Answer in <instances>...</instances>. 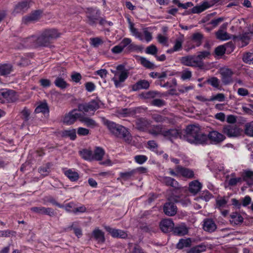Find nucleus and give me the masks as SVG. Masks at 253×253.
I'll return each mask as SVG.
<instances>
[{
    "instance_id": "nucleus-37",
    "label": "nucleus",
    "mask_w": 253,
    "mask_h": 253,
    "mask_svg": "<svg viewBox=\"0 0 253 253\" xmlns=\"http://www.w3.org/2000/svg\"><path fill=\"white\" fill-rule=\"evenodd\" d=\"M64 174L72 181H76L79 178L78 173L70 169L66 170Z\"/></svg>"
},
{
    "instance_id": "nucleus-38",
    "label": "nucleus",
    "mask_w": 253,
    "mask_h": 253,
    "mask_svg": "<svg viewBox=\"0 0 253 253\" xmlns=\"http://www.w3.org/2000/svg\"><path fill=\"white\" fill-rule=\"evenodd\" d=\"M192 241L190 238L181 239L176 245L178 249H182L183 248L189 247L191 245Z\"/></svg>"
},
{
    "instance_id": "nucleus-26",
    "label": "nucleus",
    "mask_w": 253,
    "mask_h": 253,
    "mask_svg": "<svg viewBox=\"0 0 253 253\" xmlns=\"http://www.w3.org/2000/svg\"><path fill=\"white\" fill-rule=\"evenodd\" d=\"M150 86L149 83L146 80H140L138 81L132 86V89L133 91H137L142 89H147Z\"/></svg>"
},
{
    "instance_id": "nucleus-61",
    "label": "nucleus",
    "mask_w": 253,
    "mask_h": 253,
    "mask_svg": "<svg viewBox=\"0 0 253 253\" xmlns=\"http://www.w3.org/2000/svg\"><path fill=\"white\" fill-rule=\"evenodd\" d=\"M165 130L163 129L162 126L158 125L154 126L151 130V133L154 135L162 134Z\"/></svg>"
},
{
    "instance_id": "nucleus-42",
    "label": "nucleus",
    "mask_w": 253,
    "mask_h": 253,
    "mask_svg": "<svg viewBox=\"0 0 253 253\" xmlns=\"http://www.w3.org/2000/svg\"><path fill=\"white\" fill-rule=\"evenodd\" d=\"M104 151L100 147H97L93 154V160L97 161H100L102 159L103 156L104 155Z\"/></svg>"
},
{
    "instance_id": "nucleus-62",
    "label": "nucleus",
    "mask_w": 253,
    "mask_h": 253,
    "mask_svg": "<svg viewBox=\"0 0 253 253\" xmlns=\"http://www.w3.org/2000/svg\"><path fill=\"white\" fill-rule=\"evenodd\" d=\"M243 61L245 63H253V53L248 52L244 54L243 56Z\"/></svg>"
},
{
    "instance_id": "nucleus-55",
    "label": "nucleus",
    "mask_w": 253,
    "mask_h": 253,
    "mask_svg": "<svg viewBox=\"0 0 253 253\" xmlns=\"http://www.w3.org/2000/svg\"><path fill=\"white\" fill-rule=\"evenodd\" d=\"M225 96L223 93H219L215 95H213L209 99V101H213L217 100L219 102H222L225 100Z\"/></svg>"
},
{
    "instance_id": "nucleus-4",
    "label": "nucleus",
    "mask_w": 253,
    "mask_h": 253,
    "mask_svg": "<svg viewBox=\"0 0 253 253\" xmlns=\"http://www.w3.org/2000/svg\"><path fill=\"white\" fill-rule=\"evenodd\" d=\"M17 99V96L14 90L6 88L0 90V102H13Z\"/></svg>"
},
{
    "instance_id": "nucleus-30",
    "label": "nucleus",
    "mask_w": 253,
    "mask_h": 253,
    "mask_svg": "<svg viewBox=\"0 0 253 253\" xmlns=\"http://www.w3.org/2000/svg\"><path fill=\"white\" fill-rule=\"evenodd\" d=\"M43 33V36L46 37L51 42L60 36V34L56 29H54L46 30Z\"/></svg>"
},
{
    "instance_id": "nucleus-53",
    "label": "nucleus",
    "mask_w": 253,
    "mask_h": 253,
    "mask_svg": "<svg viewBox=\"0 0 253 253\" xmlns=\"http://www.w3.org/2000/svg\"><path fill=\"white\" fill-rule=\"evenodd\" d=\"M78 225V223L76 222L72 223V225L69 227L71 229H73L75 234L78 238H80L82 236V231L81 229L77 228L76 226Z\"/></svg>"
},
{
    "instance_id": "nucleus-1",
    "label": "nucleus",
    "mask_w": 253,
    "mask_h": 253,
    "mask_svg": "<svg viewBox=\"0 0 253 253\" xmlns=\"http://www.w3.org/2000/svg\"><path fill=\"white\" fill-rule=\"evenodd\" d=\"M184 139L191 144H208L207 135L201 132L200 126L197 125H190L186 127Z\"/></svg>"
},
{
    "instance_id": "nucleus-17",
    "label": "nucleus",
    "mask_w": 253,
    "mask_h": 253,
    "mask_svg": "<svg viewBox=\"0 0 253 253\" xmlns=\"http://www.w3.org/2000/svg\"><path fill=\"white\" fill-rule=\"evenodd\" d=\"M31 210L33 212H36L39 214H44L49 215L50 216H53L55 215L53 210L49 208H44L43 207H33L31 209Z\"/></svg>"
},
{
    "instance_id": "nucleus-32",
    "label": "nucleus",
    "mask_w": 253,
    "mask_h": 253,
    "mask_svg": "<svg viewBox=\"0 0 253 253\" xmlns=\"http://www.w3.org/2000/svg\"><path fill=\"white\" fill-rule=\"evenodd\" d=\"M180 135V132L177 129H170L169 130H165L163 132V136L169 139L176 138Z\"/></svg>"
},
{
    "instance_id": "nucleus-43",
    "label": "nucleus",
    "mask_w": 253,
    "mask_h": 253,
    "mask_svg": "<svg viewBox=\"0 0 253 253\" xmlns=\"http://www.w3.org/2000/svg\"><path fill=\"white\" fill-rule=\"evenodd\" d=\"M136 173V170H132L130 171H127L125 172H121L120 173V177L118 178V180L123 179L125 181L128 180L131 178L135 173Z\"/></svg>"
},
{
    "instance_id": "nucleus-48",
    "label": "nucleus",
    "mask_w": 253,
    "mask_h": 253,
    "mask_svg": "<svg viewBox=\"0 0 253 253\" xmlns=\"http://www.w3.org/2000/svg\"><path fill=\"white\" fill-rule=\"evenodd\" d=\"M244 180L247 181L249 185H253V171L246 170L244 172Z\"/></svg>"
},
{
    "instance_id": "nucleus-18",
    "label": "nucleus",
    "mask_w": 253,
    "mask_h": 253,
    "mask_svg": "<svg viewBox=\"0 0 253 253\" xmlns=\"http://www.w3.org/2000/svg\"><path fill=\"white\" fill-rule=\"evenodd\" d=\"M102 120L103 124L107 126L111 133L114 135H116L118 132V128H119L120 125L113 122L110 121L105 118H102Z\"/></svg>"
},
{
    "instance_id": "nucleus-50",
    "label": "nucleus",
    "mask_w": 253,
    "mask_h": 253,
    "mask_svg": "<svg viewBox=\"0 0 253 253\" xmlns=\"http://www.w3.org/2000/svg\"><path fill=\"white\" fill-rule=\"evenodd\" d=\"M212 195L208 191H203L201 195L198 197L196 200L199 201L200 200H204L206 202L209 201L211 198Z\"/></svg>"
},
{
    "instance_id": "nucleus-13",
    "label": "nucleus",
    "mask_w": 253,
    "mask_h": 253,
    "mask_svg": "<svg viewBox=\"0 0 253 253\" xmlns=\"http://www.w3.org/2000/svg\"><path fill=\"white\" fill-rule=\"evenodd\" d=\"M175 169L176 171L179 173V175L180 176L188 179L194 178V172L191 169L180 166H177L175 167Z\"/></svg>"
},
{
    "instance_id": "nucleus-24",
    "label": "nucleus",
    "mask_w": 253,
    "mask_h": 253,
    "mask_svg": "<svg viewBox=\"0 0 253 253\" xmlns=\"http://www.w3.org/2000/svg\"><path fill=\"white\" fill-rule=\"evenodd\" d=\"M92 237L99 243H103L105 242V238L104 233L98 228H95L92 233Z\"/></svg>"
},
{
    "instance_id": "nucleus-47",
    "label": "nucleus",
    "mask_w": 253,
    "mask_h": 253,
    "mask_svg": "<svg viewBox=\"0 0 253 253\" xmlns=\"http://www.w3.org/2000/svg\"><path fill=\"white\" fill-rule=\"evenodd\" d=\"M245 133L249 136H253V121L247 123L245 125Z\"/></svg>"
},
{
    "instance_id": "nucleus-33",
    "label": "nucleus",
    "mask_w": 253,
    "mask_h": 253,
    "mask_svg": "<svg viewBox=\"0 0 253 253\" xmlns=\"http://www.w3.org/2000/svg\"><path fill=\"white\" fill-rule=\"evenodd\" d=\"M207 246L204 244H201L196 246L187 251V253H201L206 251Z\"/></svg>"
},
{
    "instance_id": "nucleus-19",
    "label": "nucleus",
    "mask_w": 253,
    "mask_h": 253,
    "mask_svg": "<svg viewBox=\"0 0 253 253\" xmlns=\"http://www.w3.org/2000/svg\"><path fill=\"white\" fill-rule=\"evenodd\" d=\"M164 211L168 216H173L176 213L177 207L173 203H166L164 207Z\"/></svg>"
},
{
    "instance_id": "nucleus-12",
    "label": "nucleus",
    "mask_w": 253,
    "mask_h": 253,
    "mask_svg": "<svg viewBox=\"0 0 253 253\" xmlns=\"http://www.w3.org/2000/svg\"><path fill=\"white\" fill-rule=\"evenodd\" d=\"M105 229L113 238L125 239L127 237V233L124 230L112 228L110 226H105Z\"/></svg>"
},
{
    "instance_id": "nucleus-52",
    "label": "nucleus",
    "mask_w": 253,
    "mask_h": 253,
    "mask_svg": "<svg viewBox=\"0 0 253 253\" xmlns=\"http://www.w3.org/2000/svg\"><path fill=\"white\" fill-rule=\"evenodd\" d=\"M63 134L65 136H68L72 140H75L76 138V132L75 129L65 130L63 131Z\"/></svg>"
},
{
    "instance_id": "nucleus-23",
    "label": "nucleus",
    "mask_w": 253,
    "mask_h": 253,
    "mask_svg": "<svg viewBox=\"0 0 253 253\" xmlns=\"http://www.w3.org/2000/svg\"><path fill=\"white\" fill-rule=\"evenodd\" d=\"M202 184L198 180H194L189 184V190L193 194H196L201 189Z\"/></svg>"
},
{
    "instance_id": "nucleus-21",
    "label": "nucleus",
    "mask_w": 253,
    "mask_h": 253,
    "mask_svg": "<svg viewBox=\"0 0 253 253\" xmlns=\"http://www.w3.org/2000/svg\"><path fill=\"white\" fill-rule=\"evenodd\" d=\"M80 121L87 127L91 128H95L98 126V124L95 120L89 117L84 116L82 115H81L80 117Z\"/></svg>"
},
{
    "instance_id": "nucleus-56",
    "label": "nucleus",
    "mask_w": 253,
    "mask_h": 253,
    "mask_svg": "<svg viewBox=\"0 0 253 253\" xmlns=\"http://www.w3.org/2000/svg\"><path fill=\"white\" fill-rule=\"evenodd\" d=\"M42 11L41 10H36L32 11L30 14H29L32 17L33 20L35 22L39 20L40 18L41 17L42 15Z\"/></svg>"
},
{
    "instance_id": "nucleus-49",
    "label": "nucleus",
    "mask_w": 253,
    "mask_h": 253,
    "mask_svg": "<svg viewBox=\"0 0 253 253\" xmlns=\"http://www.w3.org/2000/svg\"><path fill=\"white\" fill-rule=\"evenodd\" d=\"M55 85L61 89L66 88L68 84L61 78L58 77L54 81Z\"/></svg>"
},
{
    "instance_id": "nucleus-11",
    "label": "nucleus",
    "mask_w": 253,
    "mask_h": 253,
    "mask_svg": "<svg viewBox=\"0 0 253 253\" xmlns=\"http://www.w3.org/2000/svg\"><path fill=\"white\" fill-rule=\"evenodd\" d=\"M117 131V133L115 135L116 136L123 139L127 143L131 142V136L126 128L120 125L118 128Z\"/></svg>"
},
{
    "instance_id": "nucleus-59",
    "label": "nucleus",
    "mask_w": 253,
    "mask_h": 253,
    "mask_svg": "<svg viewBox=\"0 0 253 253\" xmlns=\"http://www.w3.org/2000/svg\"><path fill=\"white\" fill-rule=\"evenodd\" d=\"M207 83L210 84L213 87L218 88L219 84V80L216 77H211L207 80Z\"/></svg>"
},
{
    "instance_id": "nucleus-31",
    "label": "nucleus",
    "mask_w": 253,
    "mask_h": 253,
    "mask_svg": "<svg viewBox=\"0 0 253 253\" xmlns=\"http://www.w3.org/2000/svg\"><path fill=\"white\" fill-rule=\"evenodd\" d=\"M188 229L184 224H181L176 226L173 229V232L175 235L183 236L188 233Z\"/></svg>"
},
{
    "instance_id": "nucleus-27",
    "label": "nucleus",
    "mask_w": 253,
    "mask_h": 253,
    "mask_svg": "<svg viewBox=\"0 0 253 253\" xmlns=\"http://www.w3.org/2000/svg\"><path fill=\"white\" fill-rule=\"evenodd\" d=\"M212 4H211V3L205 1L201 5L199 6H196L192 8V12L193 13H199L203 11H204L205 10L210 8L212 6Z\"/></svg>"
},
{
    "instance_id": "nucleus-54",
    "label": "nucleus",
    "mask_w": 253,
    "mask_h": 253,
    "mask_svg": "<svg viewBox=\"0 0 253 253\" xmlns=\"http://www.w3.org/2000/svg\"><path fill=\"white\" fill-rule=\"evenodd\" d=\"M157 41L161 44L165 46H168V39L169 38L167 36L162 35V34H158L157 37Z\"/></svg>"
},
{
    "instance_id": "nucleus-14",
    "label": "nucleus",
    "mask_w": 253,
    "mask_h": 253,
    "mask_svg": "<svg viewBox=\"0 0 253 253\" xmlns=\"http://www.w3.org/2000/svg\"><path fill=\"white\" fill-rule=\"evenodd\" d=\"M33 4L31 0H25L19 2L15 7L14 10L17 13L26 12Z\"/></svg>"
},
{
    "instance_id": "nucleus-58",
    "label": "nucleus",
    "mask_w": 253,
    "mask_h": 253,
    "mask_svg": "<svg viewBox=\"0 0 253 253\" xmlns=\"http://www.w3.org/2000/svg\"><path fill=\"white\" fill-rule=\"evenodd\" d=\"M90 41L91 45L94 47H98L103 42L102 39L99 37L90 38Z\"/></svg>"
},
{
    "instance_id": "nucleus-15",
    "label": "nucleus",
    "mask_w": 253,
    "mask_h": 253,
    "mask_svg": "<svg viewBox=\"0 0 253 253\" xmlns=\"http://www.w3.org/2000/svg\"><path fill=\"white\" fill-rule=\"evenodd\" d=\"M21 46L18 47V48L22 47H37V37L31 36L22 40L21 42Z\"/></svg>"
},
{
    "instance_id": "nucleus-46",
    "label": "nucleus",
    "mask_w": 253,
    "mask_h": 253,
    "mask_svg": "<svg viewBox=\"0 0 253 253\" xmlns=\"http://www.w3.org/2000/svg\"><path fill=\"white\" fill-rule=\"evenodd\" d=\"M203 35L200 33H195L192 35L191 39L197 46H199L202 43Z\"/></svg>"
},
{
    "instance_id": "nucleus-6",
    "label": "nucleus",
    "mask_w": 253,
    "mask_h": 253,
    "mask_svg": "<svg viewBox=\"0 0 253 253\" xmlns=\"http://www.w3.org/2000/svg\"><path fill=\"white\" fill-rule=\"evenodd\" d=\"M99 102L97 100H93L87 103L81 104L78 105L79 111L88 112L95 111L99 108Z\"/></svg>"
},
{
    "instance_id": "nucleus-63",
    "label": "nucleus",
    "mask_w": 253,
    "mask_h": 253,
    "mask_svg": "<svg viewBox=\"0 0 253 253\" xmlns=\"http://www.w3.org/2000/svg\"><path fill=\"white\" fill-rule=\"evenodd\" d=\"M143 33L144 36V40L147 42H149L152 40V35L151 33L148 31V28L143 29ZM144 40V38H143Z\"/></svg>"
},
{
    "instance_id": "nucleus-16",
    "label": "nucleus",
    "mask_w": 253,
    "mask_h": 253,
    "mask_svg": "<svg viewBox=\"0 0 253 253\" xmlns=\"http://www.w3.org/2000/svg\"><path fill=\"white\" fill-rule=\"evenodd\" d=\"M162 231L165 233L169 232L174 229V223L170 219L163 220L160 224Z\"/></svg>"
},
{
    "instance_id": "nucleus-10",
    "label": "nucleus",
    "mask_w": 253,
    "mask_h": 253,
    "mask_svg": "<svg viewBox=\"0 0 253 253\" xmlns=\"http://www.w3.org/2000/svg\"><path fill=\"white\" fill-rule=\"evenodd\" d=\"M234 46L231 42H228L224 45L217 47L214 50L216 55L218 56H222L225 52L230 53L233 51Z\"/></svg>"
},
{
    "instance_id": "nucleus-7",
    "label": "nucleus",
    "mask_w": 253,
    "mask_h": 253,
    "mask_svg": "<svg viewBox=\"0 0 253 253\" xmlns=\"http://www.w3.org/2000/svg\"><path fill=\"white\" fill-rule=\"evenodd\" d=\"M207 136L208 142L210 141L211 144L215 145L220 143L225 139V136L223 134L216 130L210 131Z\"/></svg>"
},
{
    "instance_id": "nucleus-45",
    "label": "nucleus",
    "mask_w": 253,
    "mask_h": 253,
    "mask_svg": "<svg viewBox=\"0 0 253 253\" xmlns=\"http://www.w3.org/2000/svg\"><path fill=\"white\" fill-rule=\"evenodd\" d=\"M216 37L217 39L224 41L230 39V35L225 31L219 30L216 33Z\"/></svg>"
},
{
    "instance_id": "nucleus-39",
    "label": "nucleus",
    "mask_w": 253,
    "mask_h": 253,
    "mask_svg": "<svg viewBox=\"0 0 253 253\" xmlns=\"http://www.w3.org/2000/svg\"><path fill=\"white\" fill-rule=\"evenodd\" d=\"M36 113H42L43 114L48 113L49 108L46 102L40 103L35 110Z\"/></svg>"
},
{
    "instance_id": "nucleus-2",
    "label": "nucleus",
    "mask_w": 253,
    "mask_h": 253,
    "mask_svg": "<svg viewBox=\"0 0 253 253\" xmlns=\"http://www.w3.org/2000/svg\"><path fill=\"white\" fill-rule=\"evenodd\" d=\"M101 11L97 8H87L85 11L86 22L90 26H94L99 23L100 25H104L106 20L100 16Z\"/></svg>"
},
{
    "instance_id": "nucleus-60",
    "label": "nucleus",
    "mask_w": 253,
    "mask_h": 253,
    "mask_svg": "<svg viewBox=\"0 0 253 253\" xmlns=\"http://www.w3.org/2000/svg\"><path fill=\"white\" fill-rule=\"evenodd\" d=\"M152 119L157 123H164L168 120L167 118L159 114H153Z\"/></svg>"
},
{
    "instance_id": "nucleus-22",
    "label": "nucleus",
    "mask_w": 253,
    "mask_h": 253,
    "mask_svg": "<svg viewBox=\"0 0 253 253\" xmlns=\"http://www.w3.org/2000/svg\"><path fill=\"white\" fill-rule=\"evenodd\" d=\"M161 181L167 186H170L175 189L180 188L178 182L174 179L168 176L161 177Z\"/></svg>"
},
{
    "instance_id": "nucleus-41",
    "label": "nucleus",
    "mask_w": 253,
    "mask_h": 253,
    "mask_svg": "<svg viewBox=\"0 0 253 253\" xmlns=\"http://www.w3.org/2000/svg\"><path fill=\"white\" fill-rule=\"evenodd\" d=\"M81 157L85 160H93V154L91 150L84 149L80 151Z\"/></svg>"
},
{
    "instance_id": "nucleus-44",
    "label": "nucleus",
    "mask_w": 253,
    "mask_h": 253,
    "mask_svg": "<svg viewBox=\"0 0 253 253\" xmlns=\"http://www.w3.org/2000/svg\"><path fill=\"white\" fill-rule=\"evenodd\" d=\"M129 30L132 34V35L134 36L135 38L138 39L140 41L143 40V38L141 34L138 32L137 29L134 27L133 24L132 23L129 22Z\"/></svg>"
},
{
    "instance_id": "nucleus-8",
    "label": "nucleus",
    "mask_w": 253,
    "mask_h": 253,
    "mask_svg": "<svg viewBox=\"0 0 253 253\" xmlns=\"http://www.w3.org/2000/svg\"><path fill=\"white\" fill-rule=\"evenodd\" d=\"M81 113H78L77 110L74 109L66 114L63 119V122L64 124L70 125L73 124L78 119L80 120Z\"/></svg>"
},
{
    "instance_id": "nucleus-35",
    "label": "nucleus",
    "mask_w": 253,
    "mask_h": 253,
    "mask_svg": "<svg viewBox=\"0 0 253 253\" xmlns=\"http://www.w3.org/2000/svg\"><path fill=\"white\" fill-rule=\"evenodd\" d=\"M251 33H245L239 35L237 39L241 42L242 46H244L247 45L251 39Z\"/></svg>"
},
{
    "instance_id": "nucleus-3",
    "label": "nucleus",
    "mask_w": 253,
    "mask_h": 253,
    "mask_svg": "<svg viewBox=\"0 0 253 253\" xmlns=\"http://www.w3.org/2000/svg\"><path fill=\"white\" fill-rule=\"evenodd\" d=\"M111 72L114 73L115 76H119V79L117 77L113 78V81L114 82L116 87H119L122 86V83H123L128 77L127 70L125 69L123 65L121 64L117 66V70L113 71L111 70Z\"/></svg>"
},
{
    "instance_id": "nucleus-5",
    "label": "nucleus",
    "mask_w": 253,
    "mask_h": 253,
    "mask_svg": "<svg viewBox=\"0 0 253 253\" xmlns=\"http://www.w3.org/2000/svg\"><path fill=\"white\" fill-rule=\"evenodd\" d=\"M222 132L229 137H237L241 135L242 130L236 125H228L223 127Z\"/></svg>"
},
{
    "instance_id": "nucleus-34",
    "label": "nucleus",
    "mask_w": 253,
    "mask_h": 253,
    "mask_svg": "<svg viewBox=\"0 0 253 253\" xmlns=\"http://www.w3.org/2000/svg\"><path fill=\"white\" fill-rule=\"evenodd\" d=\"M33 55L32 53H27L26 54H24L23 56H16L17 60L16 61V62H20L19 63H27L28 62H33Z\"/></svg>"
},
{
    "instance_id": "nucleus-51",
    "label": "nucleus",
    "mask_w": 253,
    "mask_h": 253,
    "mask_svg": "<svg viewBox=\"0 0 253 253\" xmlns=\"http://www.w3.org/2000/svg\"><path fill=\"white\" fill-rule=\"evenodd\" d=\"M136 124L137 128L141 129L148 126L149 123L146 119L140 118L136 120Z\"/></svg>"
},
{
    "instance_id": "nucleus-40",
    "label": "nucleus",
    "mask_w": 253,
    "mask_h": 253,
    "mask_svg": "<svg viewBox=\"0 0 253 253\" xmlns=\"http://www.w3.org/2000/svg\"><path fill=\"white\" fill-rule=\"evenodd\" d=\"M210 55V52L208 51H204L202 52H200L198 53V55L196 56H194V62L198 63V62H201L203 60L209 58Z\"/></svg>"
},
{
    "instance_id": "nucleus-29",
    "label": "nucleus",
    "mask_w": 253,
    "mask_h": 253,
    "mask_svg": "<svg viewBox=\"0 0 253 253\" xmlns=\"http://www.w3.org/2000/svg\"><path fill=\"white\" fill-rule=\"evenodd\" d=\"M50 43V40L46 37L43 36V32L39 37L37 38V47L48 46Z\"/></svg>"
},
{
    "instance_id": "nucleus-28",
    "label": "nucleus",
    "mask_w": 253,
    "mask_h": 253,
    "mask_svg": "<svg viewBox=\"0 0 253 253\" xmlns=\"http://www.w3.org/2000/svg\"><path fill=\"white\" fill-rule=\"evenodd\" d=\"M230 216V222L232 224L239 225L243 222V217L238 212H233Z\"/></svg>"
},
{
    "instance_id": "nucleus-57",
    "label": "nucleus",
    "mask_w": 253,
    "mask_h": 253,
    "mask_svg": "<svg viewBox=\"0 0 253 253\" xmlns=\"http://www.w3.org/2000/svg\"><path fill=\"white\" fill-rule=\"evenodd\" d=\"M145 52L147 54L154 55L157 53L158 48L155 45L151 44L146 47Z\"/></svg>"
},
{
    "instance_id": "nucleus-25",
    "label": "nucleus",
    "mask_w": 253,
    "mask_h": 253,
    "mask_svg": "<svg viewBox=\"0 0 253 253\" xmlns=\"http://www.w3.org/2000/svg\"><path fill=\"white\" fill-rule=\"evenodd\" d=\"M184 42V37L183 35L180 34L178 36L173 42V50L177 51L181 50L182 48V44Z\"/></svg>"
},
{
    "instance_id": "nucleus-9",
    "label": "nucleus",
    "mask_w": 253,
    "mask_h": 253,
    "mask_svg": "<svg viewBox=\"0 0 253 253\" xmlns=\"http://www.w3.org/2000/svg\"><path fill=\"white\" fill-rule=\"evenodd\" d=\"M221 76V80L223 84L227 85L233 82L232 75L233 72L229 69L221 68L219 70Z\"/></svg>"
},
{
    "instance_id": "nucleus-20",
    "label": "nucleus",
    "mask_w": 253,
    "mask_h": 253,
    "mask_svg": "<svg viewBox=\"0 0 253 253\" xmlns=\"http://www.w3.org/2000/svg\"><path fill=\"white\" fill-rule=\"evenodd\" d=\"M217 228V226L212 219L208 218L204 220L203 229L205 231L213 232Z\"/></svg>"
},
{
    "instance_id": "nucleus-64",
    "label": "nucleus",
    "mask_w": 253,
    "mask_h": 253,
    "mask_svg": "<svg viewBox=\"0 0 253 253\" xmlns=\"http://www.w3.org/2000/svg\"><path fill=\"white\" fill-rule=\"evenodd\" d=\"M227 203V199L225 197H220L216 200V205L218 208L225 207Z\"/></svg>"
},
{
    "instance_id": "nucleus-36",
    "label": "nucleus",
    "mask_w": 253,
    "mask_h": 253,
    "mask_svg": "<svg viewBox=\"0 0 253 253\" xmlns=\"http://www.w3.org/2000/svg\"><path fill=\"white\" fill-rule=\"evenodd\" d=\"M12 69L11 64H0V75H7L11 72Z\"/></svg>"
}]
</instances>
